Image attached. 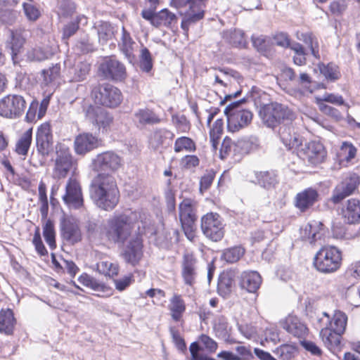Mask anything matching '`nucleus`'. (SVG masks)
<instances>
[{
    "mask_svg": "<svg viewBox=\"0 0 360 360\" xmlns=\"http://www.w3.org/2000/svg\"><path fill=\"white\" fill-rule=\"evenodd\" d=\"M195 207V202L191 198L184 199L179 206V214L181 226L188 239H191L194 236L195 222L196 221Z\"/></svg>",
    "mask_w": 360,
    "mask_h": 360,
    "instance_id": "nucleus-12",
    "label": "nucleus"
},
{
    "mask_svg": "<svg viewBox=\"0 0 360 360\" xmlns=\"http://www.w3.org/2000/svg\"><path fill=\"white\" fill-rule=\"evenodd\" d=\"M96 103L108 108L118 106L122 101L121 91L110 84H98L91 91Z\"/></svg>",
    "mask_w": 360,
    "mask_h": 360,
    "instance_id": "nucleus-7",
    "label": "nucleus"
},
{
    "mask_svg": "<svg viewBox=\"0 0 360 360\" xmlns=\"http://www.w3.org/2000/svg\"><path fill=\"white\" fill-rule=\"evenodd\" d=\"M356 153V148L352 144L347 142H344L342 145L340 150V155L347 162L353 159Z\"/></svg>",
    "mask_w": 360,
    "mask_h": 360,
    "instance_id": "nucleus-57",
    "label": "nucleus"
},
{
    "mask_svg": "<svg viewBox=\"0 0 360 360\" xmlns=\"http://www.w3.org/2000/svg\"><path fill=\"white\" fill-rule=\"evenodd\" d=\"M56 149L54 175L59 179L64 178L72 166V156L70 149L64 145L60 146L58 149L57 147Z\"/></svg>",
    "mask_w": 360,
    "mask_h": 360,
    "instance_id": "nucleus-14",
    "label": "nucleus"
},
{
    "mask_svg": "<svg viewBox=\"0 0 360 360\" xmlns=\"http://www.w3.org/2000/svg\"><path fill=\"white\" fill-rule=\"evenodd\" d=\"M207 0H172L171 6L176 8L188 6L185 11L181 23V27L185 34L188 32L189 27L195 24L205 16V9Z\"/></svg>",
    "mask_w": 360,
    "mask_h": 360,
    "instance_id": "nucleus-3",
    "label": "nucleus"
},
{
    "mask_svg": "<svg viewBox=\"0 0 360 360\" xmlns=\"http://www.w3.org/2000/svg\"><path fill=\"white\" fill-rule=\"evenodd\" d=\"M169 332L176 348L181 352L185 351L186 349V345L184 340L181 338L179 331L174 327H171L169 328Z\"/></svg>",
    "mask_w": 360,
    "mask_h": 360,
    "instance_id": "nucleus-61",
    "label": "nucleus"
},
{
    "mask_svg": "<svg viewBox=\"0 0 360 360\" xmlns=\"http://www.w3.org/2000/svg\"><path fill=\"white\" fill-rule=\"evenodd\" d=\"M134 42L132 40L130 34L126 30L124 27L122 29V37L119 41L118 46L120 51L129 60L130 63L134 59V55L133 54V45Z\"/></svg>",
    "mask_w": 360,
    "mask_h": 360,
    "instance_id": "nucleus-33",
    "label": "nucleus"
},
{
    "mask_svg": "<svg viewBox=\"0 0 360 360\" xmlns=\"http://www.w3.org/2000/svg\"><path fill=\"white\" fill-rule=\"evenodd\" d=\"M32 243L35 247L36 251L41 256L46 255L48 254V252L45 248V246L43 244L41 234H40V230L39 228H36Z\"/></svg>",
    "mask_w": 360,
    "mask_h": 360,
    "instance_id": "nucleus-58",
    "label": "nucleus"
},
{
    "mask_svg": "<svg viewBox=\"0 0 360 360\" xmlns=\"http://www.w3.org/2000/svg\"><path fill=\"white\" fill-rule=\"evenodd\" d=\"M133 229L131 217L121 214L108 220L105 234L108 240L123 245L131 236Z\"/></svg>",
    "mask_w": 360,
    "mask_h": 360,
    "instance_id": "nucleus-2",
    "label": "nucleus"
},
{
    "mask_svg": "<svg viewBox=\"0 0 360 360\" xmlns=\"http://www.w3.org/2000/svg\"><path fill=\"white\" fill-rule=\"evenodd\" d=\"M342 252L335 246H323L315 255L314 266L317 271L324 274L336 271L341 266Z\"/></svg>",
    "mask_w": 360,
    "mask_h": 360,
    "instance_id": "nucleus-4",
    "label": "nucleus"
},
{
    "mask_svg": "<svg viewBox=\"0 0 360 360\" xmlns=\"http://www.w3.org/2000/svg\"><path fill=\"white\" fill-rule=\"evenodd\" d=\"M124 261L131 264L136 265L143 257V240L139 235L132 237L124 249L122 253Z\"/></svg>",
    "mask_w": 360,
    "mask_h": 360,
    "instance_id": "nucleus-16",
    "label": "nucleus"
},
{
    "mask_svg": "<svg viewBox=\"0 0 360 360\" xmlns=\"http://www.w3.org/2000/svg\"><path fill=\"white\" fill-rule=\"evenodd\" d=\"M278 134L281 141L288 149H296L302 144L300 135L292 133V129L285 125L279 128Z\"/></svg>",
    "mask_w": 360,
    "mask_h": 360,
    "instance_id": "nucleus-28",
    "label": "nucleus"
},
{
    "mask_svg": "<svg viewBox=\"0 0 360 360\" xmlns=\"http://www.w3.org/2000/svg\"><path fill=\"white\" fill-rule=\"evenodd\" d=\"M251 96L254 100L255 105L260 108H264L265 106L270 105V96L262 89L257 87H252L251 90Z\"/></svg>",
    "mask_w": 360,
    "mask_h": 360,
    "instance_id": "nucleus-46",
    "label": "nucleus"
},
{
    "mask_svg": "<svg viewBox=\"0 0 360 360\" xmlns=\"http://www.w3.org/2000/svg\"><path fill=\"white\" fill-rule=\"evenodd\" d=\"M213 328L217 337L226 338L228 333L226 319L224 316L217 318L214 320Z\"/></svg>",
    "mask_w": 360,
    "mask_h": 360,
    "instance_id": "nucleus-53",
    "label": "nucleus"
},
{
    "mask_svg": "<svg viewBox=\"0 0 360 360\" xmlns=\"http://www.w3.org/2000/svg\"><path fill=\"white\" fill-rule=\"evenodd\" d=\"M177 16L165 8L156 13V20H155V27H158L161 25L171 27L173 23L177 22Z\"/></svg>",
    "mask_w": 360,
    "mask_h": 360,
    "instance_id": "nucleus-39",
    "label": "nucleus"
},
{
    "mask_svg": "<svg viewBox=\"0 0 360 360\" xmlns=\"http://www.w3.org/2000/svg\"><path fill=\"white\" fill-rule=\"evenodd\" d=\"M319 322L342 335L346 328L347 316L344 312L338 310L335 311L333 319H330V316L326 312H323L322 317L319 319Z\"/></svg>",
    "mask_w": 360,
    "mask_h": 360,
    "instance_id": "nucleus-21",
    "label": "nucleus"
},
{
    "mask_svg": "<svg viewBox=\"0 0 360 360\" xmlns=\"http://www.w3.org/2000/svg\"><path fill=\"white\" fill-rule=\"evenodd\" d=\"M97 136L90 133H83L77 136L74 141L75 151L77 155H85L100 145Z\"/></svg>",
    "mask_w": 360,
    "mask_h": 360,
    "instance_id": "nucleus-19",
    "label": "nucleus"
},
{
    "mask_svg": "<svg viewBox=\"0 0 360 360\" xmlns=\"http://www.w3.org/2000/svg\"><path fill=\"white\" fill-rule=\"evenodd\" d=\"M139 67L145 72H149L153 68L152 56L149 50L146 47L141 50Z\"/></svg>",
    "mask_w": 360,
    "mask_h": 360,
    "instance_id": "nucleus-50",
    "label": "nucleus"
},
{
    "mask_svg": "<svg viewBox=\"0 0 360 360\" xmlns=\"http://www.w3.org/2000/svg\"><path fill=\"white\" fill-rule=\"evenodd\" d=\"M347 0H334L330 4V12L335 15H342L347 8Z\"/></svg>",
    "mask_w": 360,
    "mask_h": 360,
    "instance_id": "nucleus-59",
    "label": "nucleus"
},
{
    "mask_svg": "<svg viewBox=\"0 0 360 360\" xmlns=\"http://www.w3.org/2000/svg\"><path fill=\"white\" fill-rule=\"evenodd\" d=\"M63 200L66 205L71 207L79 208L83 205L82 189L77 181L69 179Z\"/></svg>",
    "mask_w": 360,
    "mask_h": 360,
    "instance_id": "nucleus-17",
    "label": "nucleus"
},
{
    "mask_svg": "<svg viewBox=\"0 0 360 360\" xmlns=\"http://www.w3.org/2000/svg\"><path fill=\"white\" fill-rule=\"evenodd\" d=\"M27 106L25 98L19 94H8L0 99V116L7 119H18Z\"/></svg>",
    "mask_w": 360,
    "mask_h": 360,
    "instance_id": "nucleus-8",
    "label": "nucleus"
},
{
    "mask_svg": "<svg viewBox=\"0 0 360 360\" xmlns=\"http://www.w3.org/2000/svg\"><path fill=\"white\" fill-rule=\"evenodd\" d=\"M300 155L310 164L316 165L324 161L326 158V151L323 145L319 141H310L301 149Z\"/></svg>",
    "mask_w": 360,
    "mask_h": 360,
    "instance_id": "nucleus-15",
    "label": "nucleus"
},
{
    "mask_svg": "<svg viewBox=\"0 0 360 360\" xmlns=\"http://www.w3.org/2000/svg\"><path fill=\"white\" fill-rule=\"evenodd\" d=\"M174 137V134L169 130L158 129L151 135L149 143L153 148L157 149L162 146L167 139L172 140Z\"/></svg>",
    "mask_w": 360,
    "mask_h": 360,
    "instance_id": "nucleus-35",
    "label": "nucleus"
},
{
    "mask_svg": "<svg viewBox=\"0 0 360 360\" xmlns=\"http://www.w3.org/2000/svg\"><path fill=\"white\" fill-rule=\"evenodd\" d=\"M283 328L295 337H302L307 333L306 326L295 316H288L283 323Z\"/></svg>",
    "mask_w": 360,
    "mask_h": 360,
    "instance_id": "nucleus-29",
    "label": "nucleus"
},
{
    "mask_svg": "<svg viewBox=\"0 0 360 360\" xmlns=\"http://www.w3.org/2000/svg\"><path fill=\"white\" fill-rule=\"evenodd\" d=\"M134 122L138 126L154 124L160 122V118L149 109H139L134 113Z\"/></svg>",
    "mask_w": 360,
    "mask_h": 360,
    "instance_id": "nucleus-32",
    "label": "nucleus"
},
{
    "mask_svg": "<svg viewBox=\"0 0 360 360\" xmlns=\"http://www.w3.org/2000/svg\"><path fill=\"white\" fill-rule=\"evenodd\" d=\"M169 309L172 319L179 321L186 310L184 301L179 295H174L170 300Z\"/></svg>",
    "mask_w": 360,
    "mask_h": 360,
    "instance_id": "nucleus-37",
    "label": "nucleus"
},
{
    "mask_svg": "<svg viewBox=\"0 0 360 360\" xmlns=\"http://www.w3.org/2000/svg\"><path fill=\"white\" fill-rule=\"evenodd\" d=\"M244 253V248L240 246H235L224 250L221 258L228 263H234L238 262Z\"/></svg>",
    "mask_w": 360,
    "mask_h": 360,
    "instance_id": "nucleus-47",
    "label": "nucleus"
},
{
    "mask_svg": "<svg viewBox=\"0 0 360 360\" xmlns=\"http://www.w3.org/2000/svg\"><path fill=\"white\" fill-rule=\"evenodd\" d=\"M321 330L319 335L323 344L329 349H333L338 347L341 341L342 334L334 331L329 327L320 324Z\"/></svg>",
    "mask_w": 360,
    "mask_h": 360,
    "instance_id": "nucleus-27",
    "label": "nucleus"
},
{
    "mask_svg": "<svg viewBox=\"0 0 360 360\" xmlns=\"http://www.w3.org/2000/svg\"><path fill=\"white\" fill-rule=\"evenodd\" d=\"M122 166V158L112 151L96 156L92 162L93 170L98 172L89 186L90 197L98 208L112 210L118 204L120 191L113 172Z\"/></svg>",
    "mask_w": 360,
    "mask_h": 360,
    "instance_id": "nucleus-1",
    "label": "nucleus"
},
{
    "mask_svg": "<svg viewBox=\"0 0 360 360\" xmlns=\"http://www.w3.org/2000/svg\"><path fill=\"white\" fill-rule=\"evenodd\" d=\"M259 115L264 124L273 129L281 123L291 122L295 119V115L290 109L278 103H271L260 109Z\"/></svg>",
    "mask_w": 360,
    "mask_h": 360,
    "instance_id": "nucleus-6",
    "label": "nucleus"
},
{
    "mask_svg": "<svg viewBox=\"0 0 360 360\" xmlns=\"http://www.w3.org/2000/svg\"><path fill=\"white\" fill-rule=\"evenodd\" d=\"M222 37L226 41L234 46H245L246 44L245 33L239 29L224 31Z\"/></svg>",
    "mask_w": 360,
    "mask_h": 360,
    "instance_id": "nucleus-34",
    "label": "nucleus"
},
{
    "mask_svg": "<svg viewBox=\"0 0 360 360\" xmlns=\"http://www.w3.org/2000/svg\"><path fill=\"white\" fill-rule=\"evenodd\" d=\"M321 73L325 77L330 81L337 80L340 77V72L337 70L335 66L328 65L321 68Z\"/></svg>",
    "mask_w": 360,
    "mask_h": 360,
    "instance_id": "nucleus-63",
    "label": "nucleus"
},
{
    "mask_svg": "<svg viewBox=\"0 0 360 360\" xmlns=\"http://www.w3.org/2000/svg\"><path fill=\"white\" fill-rule=\"evenodd\" d=\"M196 259L191 255H185L181 263V276L184 284L193 286L197 279Z\"/></svg>",
    "mask_w": 360,
    "mask_h": 360,
    "instance_id": "nucleus-23",
    "label": "nucleus"
},
{
    "mask_svg": "<svg viewBox=\"0 0 360 360\" xmlns=\"http://www.w3.org/2000/svg\"><path fill=\"white\" fill-rule=\"evenodd\" d=\"M16 323L13 311L10 309H2L0 311V333L12 335Z\"/></svg>",
    "mask_w": 360,
    "mask_h": 360,
    "instance_id": "nucleus-30",
    "label": "nucleus"
},
{
    "mask_svg": "<svg viewBox=\"0 0 360 360\" xmlns=\"http://www.w3.org/2000/svg\"><path fill=\"white\" fill-rule=\"evenodd\" d=\"M196 150L195 142L189 137L181 136L176 139L174 150L175 153L186 151L188 153L194 152Z\"/></svg>",
    "mask_w": 360,
    "mask_h": 360,
    "instance_id": "nucleus-43",
    "label": "nucleus"
},
{
    "mask_svg": "<svg viewBox=\"0 0 360 360\" xmlns=\"http://www.w3.org/2000/svg\"><path fill=\"white\" fill-rule=\"evenodd\" d=\"M297 38L302 41L309 49L311 54L316 58H319V44L317 38L311 33H302Z\"/></svg>",
    "mask_w": 360,
    "mask_h": 360,
    "instance_id": "nucleus-42",
    "label": "nucleus"
},
{
    "mask_svg": "<svg viewBox=\"0 0 360 360\" xmlns=\"http://www.w3.org/2000/svg\"><path fill=\"white\" fill-rule=\"evenodd\" d=\"M43 235L50 248L54 249L56 246V233L53 223L50 219H48L43 226Z\"/></svg>",
    "mask_w": 360,
    "mask_h": 360,
    "instance_id": "nucleus-49",
    "label": "nucleus"
},
{
    "mask_svg": "<svg viewBox=\"0 0 360 360\" xmlns=\"http://www.w3.org/2000/svg\"><path fill=\"white\" fill-rule=\"evenodd\" d=\"M97 269L99 273L105 276L113 277L118 274L119 266L109 261H101L97 263Z\"/></svg>",
    "mask_w": 360,
    "mask_h": 360,
    "instance_id": "nucleus-48",
    "label": "nucleus"
},
{
    "mask_svg": "<svg viewBox=\"0 0 360 360\" xmlns=\"http://www.w3.org/2000/svg\"><path fill=\"white\" fill-rule=\"evenodd\" d=\"M261 283L262 277L257 271H244L241 275L240 286L249 292H256Z\"/></svg>",
    "mask_w": 360,
    "mask_h": 360,
    "instance_id": "nucleus-25",
    "label": "nucleus"
},
{
    "mask_svg": "<svg viewBox=\"0 0 360 360\" xmlns=\"http://www.w3.org/2000/svg\"><path fill=\"white\" fill-rule=\"evenodd\" d=\"M224 122L221 119H217L210 131V143L214 151L217 150L220 136L223 132Z\"/></svg>",
    "mask_w": 360,
    "mask_h": 360,
    "instance_id": "nucleus-44",
    "label": "nucleus"
},
{
    "mask_svg": "<svg viewBox=\"0 0 360 360\" xmlns=\"http://www.w3.org/2000/svg\"><path fill=\"white\" fill-rule=\"evenodd\" d=\"M321 226H323L322 223L315 221L307 224L305 227L301 230V235L303 240H307L311 244L320 240L323 235Z\"/></svg>",
    "mask_w": 360,
    "mask_h": 360,
    "instance_id": "nucleus-26",
    "label": "nucleus"
},
{
    "mask_svg": "<svg viewBox=\"0 0 360 360\" xmlns=\"http://www.w3.org/2000/svg\"><path fill=\"white\" fill-rule=\"evenodd\" d=\"M10 32L11 41L9 44L11 51V53L12 59L15 62L18 53H20L21 50L22 49L25 43V39L22 37V34L17 31L14 32L13 30H11Z\"/></svg>",
    "mask_w": 360,
    "mask_h": 360,
    "instance_id": "nucleus-41",
    "label": "nucleus"
},
{
    "mask_svg": "<svg viewBox=\"0 0 360 360\" xmlns=\"http://www.w3.org/2000/svg\"><path fill=\"white\" fill-rule=\"evenodd\" d=\"M189 350L191 352V360H216L204 353H200V351L201 350V347L196 342L191 344Z\"/></svg>",
    "mask_w": 360,
    "mask_h": 360,
    "instance_id": "nucleus-55",
    "label": "nucleus"
},
{
    "mask_svg": "<svg viewBox=\"0 0 360 360\" xmlns=\"http://www.w3.org/2000/svg\"><path fill=\"white\" fill-rule=\"evenodd\" d=\"M341 216L343 221L349 224H357L360 221V200L350 198L342 205Z\"/></svg>",
    "mask_w": 360,
    "mask_h": 360,
    "instance_id": "nucleus-22",
    "label": "nucleus"
},
{
    "mask_svg": "<svg viewBox=\"0 0 360 360\" xmlns=\"http://www.w3.org/2000/svg\"><path fill=\"white\" fill-rule=\"evenodd\" d=\"M98 41L101 44H106L114 36L112 25L107 22H102L97 27Z\"/></svg>",
    "mask_w": 360,
    "mask_h": 360,
    "instance_id": "nucleus-45",
    "label": "nucleus"
},
{
    "mask_svg": "<svg viewBox=\"0 0 360 360\" xmlns=\"http://www.w3.org/2000/svg\"><path fill=\"white\" fill-rule=\"evenodd\" d=\"M295 348L289 345H283L274 351L276 355L281 360H290L292 358Z\"/></svg>",
    "mask_w": 360,
    "mask_h": 360,
    "instance_id": "nucleus-54",
    "label": "nucleus"
},
{
    "mask_svg": "<svg viewBox=\"0 0 360 360\" xmlns=\"http://www.w3.org/2000/svg\"><path fill=\"white\" fill-rule=\"evenodd\" d=\"M32 140V128L26 130L15 145V151L18 154L25 155L27 154Z\"/></svg>",
    "mask_w": 360,
    "mask_h": 360,
    "instance_id": "nucleus-40",
    "label": "nucleus"
},
{
    "mask_svg": "<svg viewBox=\"0 0 360 360\" xmlns=\"http://www.w3.org/2000/svg\"><path fill=\"white\" fill-rule=\"evenodd\" d=\"M98 73L105 79L122 82L127 77L125 65L112 57L105 58L99 65Z\"/></svg>",
    "mask_w": 360,
    "mask_h": 360,
    "instance_id": "nucleus-11",
    "label": "nucleus"
},
{
    "mask_svg": "<svg viewBox=\"0 0 360 360\" xmlns=\"http://www.w3.org/2000/svg\"><path fill=\"white\" fill-rule=\"evenodd\" d=\"M360 184V177L355 173L346 174L342 180L333 190L330 200L334 204L341 202L348 196L354 194Z\"/></svg>",
    "mask_w": 360,
    "mask_h": 360,
    "instance_id": "nucleus-10",
    "label": "nucleus"
},
{
    "mask_svg": "<svg viewBox=\"0 0 360 360\" xmlns=\"http://www.w3.org/2000/svg\"><path fill=\"white\" fill-rule=\"evenodd\" d=\"M62 236L67 242L74 244L81 240V232L77 224L69 219L61 223Z\"/></svg>",
    "mask_w": 360,
    "mask_h": 360,
    "instance_id": "nucleus-24",
    "label": "nucleus"
},
{
    "mask_svg": "<svg viewBox=\"0 0 360 360\" xmlns=\"http://www.w3.org/2000/svg\"><path fill=\"white\" fill-rule=\"evenodd\" d=\"M86 117L98 127L106 129L112 122V117L103 108L89 105L84 110Z\"/></svg>",
    "mask_w": 360,
    "mask_h": 360,
    "instance_id": "nucleus-18",
    "label": "nucleus"
},
{
    "mask_svg": "<svg viewBox=\"0 0 360 360\" xmlns=\"http://www.w3.org/2000/svg\"><path fill=\"white\" fill-rule=\"evenodd\" d=\"M199 340L202 342L208 352L214 353L217 351L218 347L217 342L208 335L202 334L199 337Z\"/></svg>",
    "mask_w": 360,
    "mask_h": 360,
    "instance_id": "nucleus-60",
    "label": "nucleus"
},
{
    "mask_svg": "<svg viewBox=\"0 0 360 360\" xmlns=\"http://www.w3.org/2000/svg\"><path fill=\"white\" fill-rule=\"evenodd\" d=\"M60 75V65L55 64L53 65L47 70H44L42 71V75L44 77V80L46 84H49L52 82L53 81L59 78Z\"/></svg>",
    "mask_w": 360,
    "mask_h": 360,
    "instance_id": "nucleus-52",
    "label": "nucleus"
},
{
    "mask_svg": "<svg viewBox=\"0 0 360 360\" xmlns=\"http://www.w3.org/2000/svg\"><path fill=\"white\" fill-rule=\"evenodd\" d=\"M201 229L206 238L217 242L224 236V225L221 217L214 212L205 214L201 218Z\"/></svg>",
    "mask_w": 360,
    "mask_h": 360,
    "instance_id": "nucleus-9",
    "label": "nucleus"
},
{
    "mask_svg": "<svg viewBox=\"0 0 360 360\" xmlns=\"http://www.w3.org/2000/svg\"><path fill=\"white\" fill-rule=\"evenodd\" d=\"M235 146L231 139L227 136L225 137L219 150L220 158L224 159L227 155H230Z\"/></svg>",
    "mask_w": 360,
    "mask_h": 360,
    "instance_id": "nucleus-64",
    "label": "nucleus"
},
{
    "mask_svg": "<svg viewBox=\"0 0 360 360\" xmlns=\"http://www.w3.org/2000/svg\"><path fill=\"white\" fill-rule=\"evenodd\" d=\"M244 101L245 99L243 98L233 102L224 109V114L227 119V128L229 131H238L248 127L252 120V112L241 106Z\"/></svg>",
    "mask_w": 360,
    "mask_h": 360,
    "instance_id": "nucleus-5",
    "label": "nucleus"
},
{
    "mask_svg": "<svg viewBox=\"0 0 360 360\" xmlns=\"http://www.w3.org/2000/svg\"><path fill=\"white\" fill-rule=\"evenodd\" d=\"M319 193L312 188H308L297 193L294 205L300 212H305L318 201Z\"/></svg>",
    "mask_w": 360,
    "mask_h": 360,
    "instance_id": "nucleus-20",
    "label": "nucleus"
},
{
    "mask_svg": "<svg viewBox=\"0 0 360 360\" xmlns=\"http://www.w3.org/2000/svg\"><path fill=\"white\" fill-rule=\"evenodd\" d=\"M24 13L28 20L34 22L41 15L39 8L32 2H24L22 4Z\"/></svg>",
    "mask_w": 360,
    "mask_h": 360,
    "instance_id": "nucleus-51",
    "label": "nucleus"
},
{
    "mask_svg": "<svg viewBox=\"0 0 360 360\" xmlns=\"http://www.w3.org/2000/svg\"><path fill=\"white\" fill-rule=\"evenodd\" d=\"M36 145L39 153L47 156L53 150V137L51 124L48 122L42 123L36 132Z\"/></svg>",
    "mask_w": 360,
    "mask_h": 360,
    "instance_id": "nucleus-13",
    "label": "nucleus"
},
{
    "mask_svg": "<svg viewBox=\"0 0 360 360\" xmlns=\"http://www.w3.org/2000/svg\"><path fill=\"white\" fill-rule=\"evenodd\" d=\"M234 285V280L229 273L222 274L219 278L217 290L220 295L226 297L229 295Z\"/></svg>",
    "mask_w": 360,
    "mask_h": 360,
    "instance_id": "nucleus-38",
    "label": "nucleus"
},
{
    "mask_svg": "<svg viewBox=\"0 0 360 360\" xmlns=\"http://www.w3.org/2000/svg\"><path fill=\"white\" fill-rule=\"evenodd\" d=\"M82 18H78L77 20L70 22L66 25L63 28V38L69 39L74 35L79 29V22Z\"/></svg>",
    "mask_w": 360,
    "mask_h": 360,
    "instance_id": "nucleus-62",
    "label": "nucleus"
},
{
    "mask_svg": "<svg viewBox=\"0 0 360 360\" xmlns=\"http://www.w3.org/2000/svg\"><path fill=\"white\" fill-rule=\"evenodd\" d=\"M91 70L90 63L86 61H80L69 69L71 82H81L86 78Z\"/></svg>",
    "mask_w": 360,
    "mask_h": 360,
    "instance_id": "nucleus-31",
    "label": "nucleus"
},
{
    "mask_svg": "<svg viewBox=\"0 0 360 360\" xmlns=\"http://www.w3.org/2000/svg\"><path fill=\"white\" fill-rule=\"evenodd\" d=\"M49 52L41 48H34L27 52V57L30 61H42L49 58Z\"/></svg>",
    "mask_w": 360,
    "mask_h": 360,
    "instance_id": "nucleus-56",
    "label": "nucleus"
},
{
    "mask_svg": "<svg viewBox=\"0 0 360 360\" xmlns=\"http://www.w3.org/2000/svg\"><path fill=\"white\" fill-rule=\"evenodd\" d=\"M255 176L257 183L266 189H270L277 184V175L273 171L257 172Z\"/></svg>",
    "mask_w": 360,
    "mask_h": 360,
    "instance_id": "nucleus-36",
    "label": "nucleus"
}]
</instances>
